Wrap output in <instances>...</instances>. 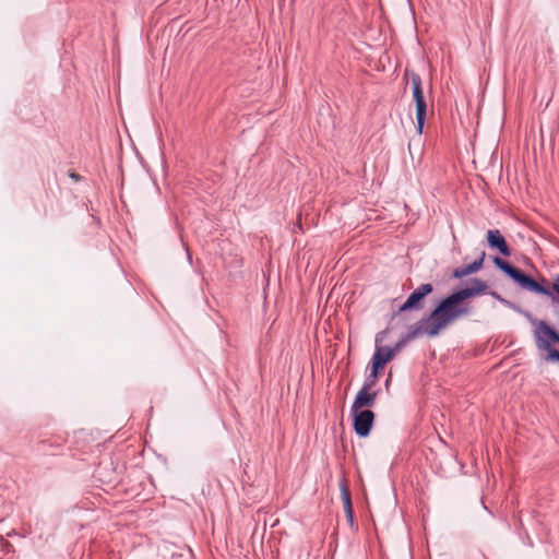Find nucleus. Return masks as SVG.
Wrapping results in <instances>:
<instances>
[{
  "label": "nucleus",
  "instance_id": "obj_17",
  "mask_svg": "<svg viewBox=\"0 0 559 559\" xmlns=\"http://www.w3.org/2000/svg\"><path fill=\"white\" fill-rule=\"evenodd\" d=\"M552 285H559V274L556 276L555 282L552 283Z\"/></svg>",
  "mask_w": 559,
  "mask_h": 559
},
{
  "label": "nucleus",
  "instance_id": "obj_1",
  "mask_svg": "<svg viewBox=\"0 0 559 559\" xmlns=\"http://www.w3.org/2000/svg\"><path fill=\"white\" fill-rule=\"evenodd\" d=\"M460 304L461 301L452 294L442 299L429 316L424 317L416 324L424 335L435 337L457 318L468 314V308L461 307Z\"/></svg>",
  "mask_w": 559,
  "mask_h": 559
},
{
  "label": "nucleus",
  "instance_id": "obj_11",
  "mask_svg": "<svg viewBox=\"0 0 559 559\" xmlns=\"http://www.w3.org/2000/svg\"><path fill=\"white\" fill-rule=\"evenodd\" d=\"M485 257H486V253L483 251L480 253V257L477 260H475L473 263L456 267L453 271V276L455 278H462L472 273L477 272L478 270H480L483 267Z\"/></svg>",
  "mask_w": 559,
  "mask_h": 559
},
{
  "label": "nucleus",
  "instance_id": "obj_9",
  "mask_svg": "<svg viewBox=\"0 0 559 559\" xmlns=\"http://www.w3.org/2000/svg\"><path fill=\"white\" fill-rule=\"evenodd\" d=\"M487 242L490 248L497 249L502 255H511V249L499 229L487 231Z\"/></svg>",
  "mask_w": 559,
  "mask_h": 559
},
{
  "label": "nucleus",
  "instance_id": "obj_3",
  "mask_svg": "<svg viewBox=\"0 0 559 559\" xmlns=\"http://www.w3.org/2000/svg\"><path fill=\"white\" fill-rule=\"evenodd\" d=\"M412 93L416 105V122L417 132L423 133L427 116V103L423 92V82L419 74L413 72L411 74Z\"/></svg>",
  "mask_w": 559,
  "mask_h": 559
},
{
  "label": "nucleus",
  "instance_id": "obj_12",
  "mask_svg": "<svg viewBox=\"0 0 559 559\" xmlns=\"http://www.w3.org/2000/svg\"><path fill=\"white\" fill-rule=\"evenodd\" d=\"M420 335H424L423 332L420 331V328H418V325L415 323L414 325H412L407 332V334L401 338L399 342H396V344L394 345V347H391V350H394V355L396 353H399L409 341H413L415 338H417L418 336Z\"/></svg>",
  "mask_w": 559,
  "mask_h": 559
},
{
  "label": "nucleus",
  "instance_id": "obj_4",
  "mask_svg": "<svg viewBox=\"0 0 559 559\" xmlns=\"http://www.w3.org/2000/svg\"><path fill=\"white\" fill-rule=\"evenodd\" d=\"M531 323L534 325V338L539 349L547 350L554 344H559V333L546 321L531 319Z\"/></svg>",
  "mask_w": 559,
  "mask_h": 559
},
{
  "label": "nucleus",
  "instance_id": "obj_8",
  "mask_svg": "<svg viewBox=\"0 0 559 559\" xmlns=\"http://www.w3.org/2000/svg\"><path fill=\"white\" fill-rule=\"evenodd\" d=\"M376 399L377 392L361 388L352 404L350 413L365 411V407H372L376 403Z\"/></svg>",
  "mask_w": 559,
  "mask_h": 559
},
{
  "label": "nucleus",
  "instance_id": "obj_15",
  "mask_svg": "<svg viewBox=\"0 0 559 559\" xmlns=\"http://www.w3.org/2000/svg\"><path fill=\"white\" fill-rule=\"evenodd\" d=\"M547 352H548V356H547L548 360L559 361V350L551 347V348L547 349Z\"/></svg>",
  "mask_w": 559,
  "mask_h": 559
},
{
  "label": "nucleus",
  "instance_id": "obj_7",
  "mask_svg": "<svg viewBox=\"0 0 559 559\" xmlns=\"http://www.w3.org/2000/svg\"><path fill=\"white\" fill-rule=\"evenodd\" d=\"M385 331H382L376 336V344L382 342V336ZM394 357V350H391L389 346H379L377 345L376 352L371 359V368L374 370H382L385 365Z\"/></svg>",
  "mask_w": 559,
  "mask_h": 559
},
{
  "label": "nucleus",
  "instance_id": "obj_14",
  "mask_svg": "<svg viewBox=\"0 0 559 559\" xmlns=\"http://www.w3.org/2000/svg\"><path fill=\"white\" fill-rule=\"evenodd\" d=\"M379 372L378 370H374L371 368V371L370 373L367 376L364 384H362V389H366V390H371L374 388V385L377 384L378 382V378H379Z\"/></svg>",
  "mask_w": 559,
  "mask_h": 559
},
{
  "label": "nucleus",
  "instance_id": "obj_16",
  "mask_svg": "<svg viewBox=\"0 0 559 559\" xmlns=\"http://www.w3.org/2000/svg\"><path fill=\"white\" fill-rule=\"evenodd\" d=\"M69 177L74 181H79L81 179V176L75 171H70Z\"/></svg>",
  "mask_w": 559,
  "mask_h": 559
},
{
  "label": "nucleus",
  "instance_id": "obj_5",
  "mask_svg": "<svg viewBox=\"0 0 559 559\" xmlns=\"http://www.w3.org/2000/svg\"><path fill=\"white\" fill-rule=\"evenodd\" d=\"M433 286L430 283L419 285L406 299V301L399 308V312H406L409 310H421L424 307V299L427 295L431 294Z\"/></svg>",
  "mask_w": 559,
  "mask_h": 559
},
{
  "label": "nucleus",
  "instance_id": "obj_2",
  "mask_svg": "<svg viewBox=\"0 0 559 559\" xmlns=\"http://www.w3.org/2000/svg\"><path fill=\"white\" fill-rule=\"evenodd\" d=\"M495 265L500 269L503 273H506L510 278H512L515 283H518L522 288L534 292L540 295H545L551 298V302L556 304L559 298V285H551L550 288H547L532 278L530 275H526L521 270L511 265L506 260L495 257L493 258Z\"/></svg>",
  "mask_w": 559,
  "mask_h": 559
},
{
  "label": "nucleus",
  "instance_id": "obj_13",
  "mask_svg": "<svg viewBox=\"0 0 559 559\" xmlns=\"http://www.w3.org/2000/svg\"><path fill=\"white\" fill-rule=\"evenodd\" d=\"M341 491H342V500H343L346 516H347L348 521L350 523H353L354 510H353V506H352L350 493H349L348 489L346 488V486H344V485L342 486Z\"/></svg>",
  "mask_w": 559,
  "mask_h": 559
},
{
  "label": "nucleus",
  "instance_id": "obj_6",
  "mask_svg": "<svg viewBox=\"0 0 559 559\" xmlns=\"http://www.w3.org/2000/svg\"><path fill=\"white\" fill-rule=\"evenodd\" d=\"M353 428L357 436L366 438L369 436L374 421V413L370 409L352 413Z\"/></svg>",
  "mask_w": 559,
  "mask_h": 559
},
{
  "label": "nucleus",
  "instance_id": "obj_10",
  "mask_svg": "<svg viewBox=\"0 0 559 559\" xmlns=\"http://www.w3.org/2000/svg\"><path fill=\"white\" fill-rule=\"evenodd\" d=\"M487 289V284L483 280L473 278L471 285L454 293L456 298L462 302L463 300L475 297Z\"/></svg>",
  "mask_w": 559,
  "mask_h": 559
}]
</instances>
